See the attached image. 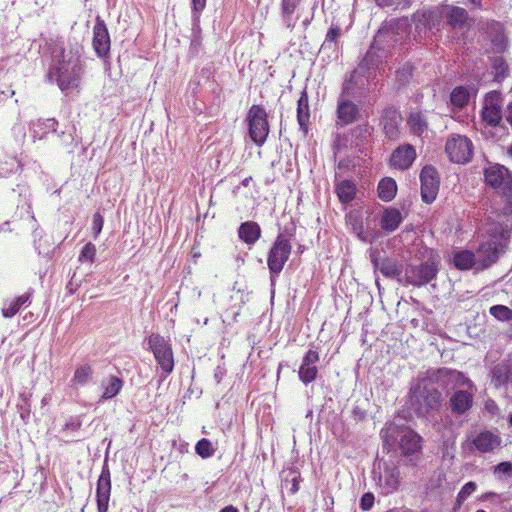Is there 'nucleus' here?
Returning <instances> with one entry per match:
<instances>
[{
  "instance_id": "nucleus-1",
  "label": "nucleus",
  "mask_w": 512,
  "mask_h": 512,
  "mask_svg": "<svg viewBox=\"0 0 512 512\" xmlns=\"http://www.w3.org/2000/svg\"><path fill=\"white\" fill-rule=\"evenodd\" d=\"M442 402V393L425 379L417 380L409 389L408 404L417 417L428 418L440 410Z\"/></svg>"
},
{
  "instance_id": "nucleus-2",
  "label": "nucleus",
  "mask_w": 512,
  "mask_h": 512,
  "mask_svg": "<svg viewBox=\"0 0 512 512\" xmlns=\"http://www.w3.org/2000/svg\"><path fill=\"white\" fill-rule=\"evenodd\" d=\"M84 66L79 56L71 55L59 61L56 68V82L59 89L68 95L74 91L79 93Z\"/></svg>"
},
{
  "instance_id": "nucleus-3",
  "label": "nucleus",
  "mask_w": 512,
  "mask_h": 512,
  "mask_svg": "<svg viewBox=\"0 0 512 512\" xmlns=\"http://www.w3.org/2000/svg\"><path fill=\"white\" fill-rule=\"evenodd\" d=\"M292 253V244L283 234L279 233L267 254V266L272 284L276 281Z\"/></svg>"
},
{
  "instance_id": "nucleus-4",
  "label": "nucleus",
  "mask_w": 512,
  "mask_h": 512,
  "mask_svg": "<svg viewBox=\"0 0 512 512\" xmlns=\"http://www.w3.org/2000/svg\"><path fill=\"white\" fill-rule=\"evenodd\" d=\"M250 139L259 147L264 145L270 133L268 114L262 105L253 104L246 115Z\"/></svg>"
},
{
  "instance_id": "nucleus-5",
  "label": "nucleus",
  "mask_w": 512,
  "mask_h": 512,
  "mask_svg": "<svg viewBox=\"0 0 512 512\" xmlns=\"http://www.w3.org/2000/svg\"><path fill=\"white\" fill-rule=\"evenodd\" d=\"M147 343L162 371L166 375L171 374L174 370V353L169 340L159 333H152L147 338Z\"/></svg>"
},
{
  "instance_id": "nucleus-6",
  "label": "nucleus",
  "mask_w": 512,
  "mask_h": 512,
  "mask_svg": "<svg viewBox=\"0 0 512 512\" xmlns=\"http://www.w3.org/2000/svg\"><path fill=\"white\" fill-rule=\"evenodd\" d=\"M473 143L467 137L452 134L445 143V153L449 160L456 164H466L473 158Z\"/></svg>"
},
{
  "instance_id": "nucleus-7",
  "label": "nucleus",
  "mask_w": 512,
  "mask_h": 512,
  "mask_svg": "<svg viewBox=\"0 0 512 512\" xmlns=\"http://www.w3.org/2000/svg\"><path fill=\"white\" fill-rule=\"evenodd\" d=\"M484 177L487 185L512 199V175L506 167L499 164L491 165L484 170Z\"/></svg>"
},
{
  "instance_id": "nucleus-8",
  "label": "nucleus",
  "mask_w": 512,
  "mask_h": 512,
  "mask_svg": "<svg viewBox=\"0 0 512 512\" xmlns=\"http://www.w3.org/2000/svg\"><path fill=\"white\" fill-rule=\"evenodd\" d=\"M503 99L500 92H489L483 101L481 118L483 122L491 127L499 126L503 119Z\"/></svg>"
},
{
  "instance_id": "nucleus-9",
  "label": "nucleus",
  "mask_w": 512,
  "mask_h": 512,
  "mask_svg": "<svg viewBox=\"0 0 512 512\" xmlns=\"http://www.w3.org/2000/svg\"><path fill=\"white\" fill-rule=\"evenodd\" d=\"M438 267L433 261H426L406 270V282L421 287L436 278Z\"/></svg>"
},
{
  "instance_id": "nucleus-10",
  "label": "nucleus",
  "mask_w": 512,
  "mask_h": 512,
  "mask_svg": "<svg viewBox=\"0 0 512 512\" xmlns=\"http://www.w3.org/2000/svg\"><path fill=\"white\" fill-rule=\"evenodd\" d=\"M420 181L422 200L430 204L436 199L439 192L440 182L436 168L431 165L424 166L420 173Z\"/></svg>"
},
{
  "instance_id": "nucleus-11",
  "label": "nucleus",
  "mask_w": 512,
  "mask_h": 512,
  "mask_svg": "<svg viewBox=\"0 0 512 512\" xmlns=\"http://www.w3.org/2000/svg\"><path fill=\"white\" fill-rule=\"evenodd\" d=\"M93 49L99 58H107L110 53L111 39L105 21L97 16L93 27Z\"/></svg>"
},
{
  "instance_id": "nucleus-12",
  "label": "nucleus",
  "mask_w": 512,
  "mask_h": 512,
  "mask_svg": "<svg viewBox=\"0 0 512 512\" xmlns=\"http://www.w3.org/2000/svg\"><path fill=\"white\" fill-rule=\"evenodd\" d=\"M111 490V473L109 466L105 461L96 484V501L98 512H108Z\"/></svg>"
},
{
  "instance_id": "nucleus-13",
  "label": "nucleus",
  "mask_w": 512,
  "mask_h": 512,
  "mask_svg": "<svg viewBox=\"0 0 512 512\" xmlns=\"http://www.w3.org/2000/svg\"><path fill=\"white\" fill-rule=\"evenodd\" d=\"M401 484L399 468L394 464H384L383 472L378 477V486L384 495L398 491Z\"/></svg>"
},
{
  "instance_id": "nucleus-14",
  "label": "nucleus",
  "mask_w": 512,
  "mask_h": 512,
  "mask_svg": "<svg viewBox=\"0 0 512 512\" xmlns=\"http://www.w3.org/2000/svg\"><path fill=\"white\" fill-rule=\"evenodd\" d=\"M499 243L487 241L482 243L476 251L477 269L484 270L497 262L499 258Z\"/></svg>"
},
{
  "instance_id": "nucleus-15",
  "label": "nucleus",
  "mask_w": 512,
  "mask_h": 512,
  "mask_svg": "<svg viewBox=\"0 0 512 512\" xmlns=\"http://www.w3.org/2000/svg\"><path fill=\"white\" fill-rule=\"evenodd\" d=\"M320 359L319 352L309 349L303 356L298 376L304 384L313 382L318 375V368L314 365Z\"/></svg>"
},
{
  "instance_id": "nucleus-16",
  "label": "nucleus",
  "mask_w": 512,
  "mask_h": 512,
  "mask_svg": "<svg viewBox=\"0 0 512 512\" xmlns=\"http://www.w3.org/2000/svg\"><path fill=\"white\" fill-rule=\"evenodd\" d=\"M416 159V150L411 144L397 147L391 154L390 165L398 170H407Z\"/></svg>"
},
{
  "instance_id": "nucleus-17",
  "label": "nucleus",
  "mask_w": 512,
  "mask_h": 512,
  "mask_svg": "<svg viewBox=\"0 0 512 512\" xmlns=\"http://www.w3.org/2000/svg\"><path fill=\"white\" fill-rule=\"evenodd\" d=\"M501 443V437L489 430L479 432L471 440L473 447L482 454L493 452Z\"/></svg>"
},
{
  "instance_id": "nucleus-18",
  "label": "nucleus",
  "mask_w": 512,
  "mask_h": 512,
  "mask_svg": "<svg viewBox=\"0 0 512 512\" xmlns=\"http://www.w3.org/2000/svg\"><path fill=\"white\" fill-rule=\"evenodd\" d=\"M33 291L29 290L19 296L11 299H5L1 308V314L4 318L14 317L21 308L28 307L32 302Z\"/></svg>"
},
{
  "instance_id": "nucleus-19",
  "label": "nucleus",
  "mask_w": 512,
  "mask_h": 512,
  "mask_svg": "<svg viewBox=\"0 0 512 512\" xmlns=\"http://www.w3.org/2000/svg\"><path fill=\"white\" fill-rule=\"evenodd\" d=\"M403 118L401 113L395 109H388L383 115V130L387 138L397 140L400 138V126Z\"/></svg>"
},
{
  "instance_id": "nucleus-20",
  "label": "nucleus",
  "mask_w": 512,
  "mask_h": 512,
  "mask_svg": "<svg viewBox=\"0 0 512 512\" xmlns=\"http://www.w3.org/2000/svg\"><path fill=\"white\" fill-rule=\"evenodd\" d=\"M473 401L474 398L472 393L464 390H457L453 392L449 398L451 412L455 415H463L472 408Z\"/></svg>"
},
{
  "instance_id": "nucleus-21",
  "label": "nucleus",
  "mask_w": 512,
  "mask_h": 512,
  "mask_svg": "<svg viewBox=\"0 0 512 512\" xmlns=\"http://www.w3.org/2000/svg\"><path fill=\"white\" fill-rule=\"evenodd\" d=\"M359 108L349 99L341 98L337 104V123L346 126L358 119Z\"/></svg>"
},
{
  "instance_id": "nucleus-22",
  "label": "nucleus",
  "mask_w": 512,
  "mask_h": 512,
  "mask_svg": "<svg viewBox=\"0 0 512 512\" xmlns=\"http://www.w3.org/2000/svg\"><path fill=\"white\" fill-rule=\"evenodd\" d=\"M421 436L411 429H406L400 437L399 447L403 455L410 456L419 452L421 446Z\"/></svg>"
},
{
  "instance_id": "nucleus-23",
  "label": "nucleus",
  "mask_w": 512,
  "mask_h": 512,
  "mask_svg": "<svg viewBox=\"0 0 512 512\" xmlns=\"http://www.w3.org/2000/svg\"><path fill=\"white\" fill-rule=\"evenodd\" d=\"M371 261L375 269H378L383 276L387 278H395L401 275L402 269L397 261L389 257L379 258L375 255L371 256Z\"/></svg>"
},
{
  "instance_id": "nucleus-24",
  "label": "nucleus",
  "mask_w": 512,
  "mask_h": 512,
  "mask_svg": "<svg viewBox=\"0 0 512 512\" xmlns=\"http://www.w3.org/2000/svg\"><path fill=\"white\" fill-rule=\"evenodd\" d=\"M262 230L255 221L243 222L238 228L239 238L247 245H254L261 237Z\"/></svg>"
},
{
  "instance_id": "nucleus-25",
  "label": "nucleus",
  "mask_w": 512,
  "mask_h": 512,
  "mask_svg": "<svg viewBox=\"0 0 512 512\" xmlns=\"http://www.w3.org/2000/svg\"><path fill=\"white\" fill-rule=\"evenodd\" d=\"M297 121L301 130L306 134L310 124L309 98L306 89H304L297 101Z\"/></svg>"
},
{
  "instance_id": "nucleus-26",
  "label": "nucleus",
  "mask_w": 512,
  "mask_h": 512,
  "mask_svg": "<svg viewBox=\"0 0 512 512\" xmlns=\"http://www.w3.org/2000/svg\"><path fill=\"white\" fill-rule=\"evenodd\" d=\"M402 221L403 216L401 211L397 208L389 207L383 211L380 226L385 232L391 233L398 229Z\"/></svg>"
},
{
  "instance_id": "nucleus-27",
  "label": "nucleus",
  "mask_w": 512,
  "mask_h": 512,
  "mask_svg": "<svg viewBox=\"0 0 512 512\" xmlns=\"http://www.w3.org/2000/svg\"><path fill=\"white\" fill-rule=\"evenodd\" d=\"M335 192L342 204H348L355 199L357 186L351 180H342L335 185Z\"/></svg>"
},
{
  "instance_id": "nucleus-28",
  "label": "nucleus",
  "mask_w": 512,
  "mask_h": 512,
  "mask_svg": "<svg viewBox=\"0 0 512 512\" xmlns=\"http://www.w3.org/2000/svg\"><path fill=\"white\" fill-rule=\"evenodd\" d=\"M302 0H282L281 1V16L286 27L293 30L296 25V19H293V14L297 10Z\"/></svg>"
},
{
  "instance_id": "nucleus-29",
  "label": "nucleus",
  "mask_w": 512,
  "mask_h": 512,
  "mask_svg": "<svg viewBox=\"0 0 512 512\" xmlns=\"http://www.w3.org/2000/svg\"><path fill=\"white\" fill-rule=\"evenodd\" d=\"M378 197L385 202L392 201L397 194L396 181L391 177L380 180L377 187Z\"/></svg>"
},
{
  "instance_id": "nucleus-30",
  "label": "nucleus",
  "mask_w": 512,
  "mask_h": 512,
  "mask_svg": "<svg viewBox=\"0 0 512 512\" xmlns=\"http://www.w3.org/2000/svg\"><path fill=\"white\" fill-rule=\"evenodd\" d=\"M453 263L459 270H470L474 266L477 267V259L475 253L470 250H461L454 253Z\"/></svg>"
},
{
  "instance_id": "nucleus-31",
  "label": "nucleus",
  "mask_w": 512,
  "mask_h": 512,
  "mask_svg": "<svg viewBox=\"0 0 512 512\" xmlns=\"http://www.w3.org/2000/svg\"><path fill=\"white\" fill-rule=\"evenodd\" d=\"M407 124L412 133L421 136L428 129V122L421 111L411 112Z\"/></svg>"
},
{
  "instance_id": "nucleus-32",
  "label": "nucleus",
  "mask_w": 512,
  "mask_h": 512,
  "mask_svg": "<svg viewBox=\"0 0 512 512\" xmlns=\"http://www.w3.org/2000/svg\"><path fill=\"white\" fill-rule=\"evenodd\" d=\"M123 387V381L117 376H110L107 384H103L102 400L112 399L117 396Z\"/></svg>"
},
{
  "instance_id": "nucleus-33",
  "label": "nucleus",
  "mask_w": 512,
  "mask_h": 512,
  "mask_svg": "<svg viewBox=\"0 0 512 512\" xmlns=\"http://www.w3.org/2000/svg\"><path fill=\"white\" fill-rule=\"evenodd\" d=\"M492 73L494 80L497 82H502L509 75V65L502 56L493 58Z\"/></svg>"
},
{
  "instance_id": "nucleus-34",
  "label": "nucleus",
  "mask_w": 512,
  "mask_h": 512,
  "mask_svg": "<svg viewBox=\"0 0 512 512\" xmlns=\"http://www.w3.org/2000/svg\"><path fill=\"white\" fill-rule=\"evenodd\" d=\"M446 19L452 27H462L468 19V14L464 8L455 6L446 14Z\"/></svg>"
},
{
  "instance_id": "nucleus-35",
  "label": "nucleus",
  "mask_w": 512,
  "mask_h": 512,
  "mask_svg": "<svg viewBox=\"0 0 512 512\" xmlns=\"http://www.w3.org/2000/svg\"><path fill=\"white\" fill-rule=\"evenodd\" d=\"M469 99V91L463 86L454 88L450 94V101L452 105L456 106L457 108H463L468 104Z\"/></svg>"
},
{
  "instance_id": "nucleus-36",
  "label": "nucleus",
  "mask_w": 512,
  "mask_h": 512,
  "mask_svg": "<svg viewBox=\"0 0 512 512\" xmlns=\"http://www.w3.org/2000/svg\"><path fill=\"white\" fill-rule=\"evenodd\" d=\"M489 313L496 320L501 322L512 321V309L506 305H493L489 308Z\"/></svg>"
},
{
  "instance_id": "nucleus-37",
  "label": "nucleus",
  "mask_w": 512,
  "mask_h": 512,
  "mask_svg": "<svg viewBox=\"0 0 512 512\" xmlns=\"http://www.w3.org/2000/svg\"><path fill=\"white\" fill-rule=\"evenodd\" d=\"M509 380V368L505 365H497L492 370V382L495 387L505 385Z\"/></svg>"
},
{
  "instance_id": "nucleus-38",
  "label": "nucleus",
  "mask_w": 512,
  "mask_h": 512,
  "mask_svg": "<svg viewBox=\"0 0 512 512\" xmlns=\"http://www.w3.org/2000/svg\"><path fill=\"white\" fill-rule=\"evenodd\" d=\"M92 367L88 364L76 368L72 382L76 385H84L92 376Z\"/></svg>"
},
{
  "instance_id": "nucleus-39",
  "label": "nucleus",
  "mask_w": 512,
  "mask_h": 512,
  "mask_svg": "<svg viewBox=\"0 0 512 512\" xmlns=\"http://www.w3.org/2000/svg\"><path fill=\"white\" fill-rule=\"evenodd\" d=\"M195 452L203 459L210 458L215 453L212 442L207 438L200 439L195 445Z\"/></svg>"
},
{
  "instance_id": "nucleus-40",
  "label": "nucleus",
  "mask_w": 512,
  "mask_h": 512,
  "mask_svg": "<svg viewBox=\"0 0 512 512\" xmlns=\"http://www.w3.org/2000/svg\"><path fill=\"white\" fill-rule=\"evenodd\" d=\"M477 489V485L473 481L467 482L459 491L456 497L455 510L460 508L463 502Z\"/></svg>"
},
{
  "instance_id": "nucleus-41",
  "label": "nucleus",
  "mask_w": 512,
  "mask_h": 512,
  "mask_svg": "<svg viewBox=\"0 0 512 512\" xmlns=\"http://www.w3.org/2000/svg\"><path fill=\"white\" fill-rule=\"evenodd\" d=\"M95 257L96 247L93 243L88 242L87 244L84 245L80 252L79 261L93 263L95 261Z\"/></svg>"
},
{
  "instance_id": "nucleus-42",
  "label": "nucleus",
  "mask_w": 512,
  "mask_h": 512,
  "mask_svg": "<svg viewBox=\"0 0 512 512\" xmlns=\"http://www.w3.org/2000/svg\"><path fill=\"white\" fill-rule=\"evenodd\" d=\"M494 474L499 478L512 475V462L504 461L494 467Z\"/></svg>"
},
{
  "instance_id": "nucleus-43",
  "label": "nucleus",
  "mask_w": 512,
  "mask_h": 512,
  "mask_svg": "<svg viewBox=\"0 0 512 512\" xmlns=\"http://www.w3.org/2000/svg\"><path fill=\"white\" fill-rule=\"evenodd\" d=\"M104 225V218L100 213H95L93 216L92 230L94 232V238H97L101 233Z\"/></svg>"
},
{
  "instance_id": "nucleus-44",
  "label": "nucleus",
  "mask_w": 512,
  "mask_h": 512,
  "mask_svg": "<svg viewBox=\"0 0 512 512\" xmlns=\"http://www.w3.org/2000/svg\"><path fill=\"white\" fill-rule=\"evenodd\" d=\"M374 500H375V497H374L373 493H371V492L364 493L360 500V508L363 511L370 510L374 505Z\"/></svg>"
},
{
  "instance_id": "nucleus-45",
  "label": "nucleus",
  "mask_w": 512,
  "mask_h": 512,
  "mask_svg": "<svg viewBox=\"0 0 512 512\" xmlns=\"http://www.w3.org/2000/svg\"><path fill=\"white\" fill-rule=\"evenodd\" d=\"M294 476L291 480L285 479L286 483H290L289 491L291 494H296L300 489V483L302 481L300 473L293 471Z\"/></svg>"
},
{
  "instance_id": "nucleus-46",
  "label": "nucleus",
  "mask_w": 512,
  "mask_h": 512,
  "mask_svg": "<svg viewBox=\"0 0 512 512\" xmlns=\"http://www.w3.org/2000/svg\"><path fill=\"white\" fill-rule=\"evenodd\" d=\"M341 35V28L338 25H332L326 34V41L336 42Z\"/></svg>"
},
{
  "instance_id": "nucleus-47",
  "label": "nucleus",
  "mask_w": 512,
  "mask_h": 512,
  "mask_svg": "<svg viewBox=\"0 0 512 512\" xmlns=\"http://www.w3.org/2000/svg\"><path fill=\"white\" fill-rule=\"evenodd\" d=\"M82 426V422L80 419L78 418H71L65 425H64V430L65 431H72V432H77L80 430Z\"/></svg>"
},
{
  "instance_id": "nucleus-48",
  "label": "nucleus",
  "mask_w": 512,
  "mask_h": 512,
  "mask_svg": "<svg viewBox=\"0 0 512 512\" xmlns=\"http://www.w3.org/2000/svg\"><path fill=\"white\" fill-rule=\"evenodd\" d=\"M206 6V0H192L193 10L196 12H201L204 10Z\"/></svg>"
},
{
  "instance_id": "nucleus-49",
  "label": "nucleus",
  "mask_w": 512,
  "mask_h": 512,
  "mask_svg": "<svg viewBox=\"0 0 512 512\" xmlns=\"http://www.w3.org/2000/svg\"><path fill=\"white\" fill-rule=\"evenodd\" d=\"M457 382L461 385L473 387V382L469 378L465 377L464 374L461 372H458Z\"/></svg>"
},
{
  "instance_id": "nucleus-50",
  "label": "nucleus",
  "mask_w": 512,
  "mask_h": 512,
  "mask_svg": "<svg viewBox=\"0 0 512 512\" xmlns=\"http://www.w3.org/2000/svg\"><path fill=\"white\" fill-rule=\"evenodd\" d=\"M505 120L512 126V102L505 109Z\"/></svg>"
},
{
  "instance_id": "nucleus-51",
  "label": "nucleus",
  "mask_w": 512,
  "mask_h": 512,
  "mask_svg": "<svg viewBox=\"0 0 512 512\" xmlns=\"http://www.w3.org/2000/svg\"><path fill=\"white\" fill-rule=\"evenodd\" d=\"M22 320L27 324H30L34 321V314L32 312H28L23 316Z\"/></svg>"
},
{
  "instance_id": "nucleus-52",
  "label": "nucleus",
  "mask_w": 512,
  "mask_h": 512,
  "mask_svg": "<svg viewBox=\"0 0 512 512\" xmlns=\"http://www.w3.org/2000/svg\"><path fill=\"white\" fill-rule=\"evenodd\" d=\"M219 512H239V510L233 505H228L222 508Z\"/></svg>"
},
{
  "instance_id": "nucleus-53",
  "label": "nucleus",
  "mask_w": 512,
  "mask_h": 512,
  "mask_svg": "<svg viewBox=\"0 0 512 512\" xmlns=\"http://www.w3.org/2000/svg\"><path fill=\"white\" fill-rule=\"evenodd\" d=\"M476 7H481V0H469Z\"/></svg>"
},
{
  "instance_id": "nucleus-54",
  "label": "nucleus",
  "mask_w": 512,
  "mask_h": 512,
  "mask_svg": "<svg viewBox=\"0 0 512 512\" xmlns=\"http://www.w3.org/2000/svg\"><path fill=\"white\" fill-rule=\"evenodd\" d=\"M250 179H251V177L244 179V180H243V182H242V184H243L244 186H247V185H248V182H249V180H250Z\"/></svg>"
},
{
  "instance_id": "nucleus-55",
  "label": "nucleus",
  "mask_w": 512,
  "mask_h": 512,
  "mask_svg": "<svg viewBox=\"0 0 512 512\" xmlns=\"http://www.w3.org/2000/svg\"><path fill=\"white\" fill-rule=\"evenodd\" d=\"M508 422H509V425L512 427V413L509 415Z\"/></svg>"
},
{
  "instance_id": "nucleus-56",
  "label": "nucleus",
  "mask_w": 512,
  "mask_h": 512,
  "mask_svg": "<svg viewBox=\"0 0 512 512\" xmlns=\"http://www.w3.org/2000/svg\"><path fill=\"white\" fill-rule=\"evenodd\" d=\"M475 512H486V511H485V510H482V509H479V510H477V511H475Z\"/></svg>"
},
{
  "instance_id": "nucleus-57",
  "label": "nucleus",
  "mask_w": 512,
  "mask_h": 512,
  "mask_svg": "<svg viewBox=\"0 0 512 512\" xmlns=\"http://www.w3.org/2000/svg\"><path fill=\"white\" fill-rule=\"evenodd\" d=\"M421 512H430V511L427 509H422Z\"/></svg>"
}]
</instances>
